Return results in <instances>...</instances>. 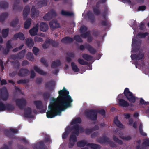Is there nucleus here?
Instances as JSON below:
<instances>
[{"label": "nucleus", "mask_w": 149, "mask_h": 149, "mask_svg": "<svg viewBox=\"0 0 149 149\" xmlns=\"http://www.w3.org/2000/svg\"><path fill=\"white\" fill-rule=\"evenodd\" d=\"M58 93L59 96L56 99H54L56 103L49 105L48 108L50 110L46 113L48 118H52L60 115L62 111L71 106L73 100L69 95V92L65 87L59 91Z\"/></svg>", "instance_id": "f257e3e1"}, {"label": "nucleus", "mask_w": 149, "mask_h": 149, "mask_svg": "<svg viewBox=\"0 0 149 149\" xmlns=\"http://www.w3.org/2000/svg\"><path fill=\"white\" fill-rule=\"evenodd\" d=\"M84 115L87 118L92 121H96L97 118L96 109H92L86 111Z\"/></svg>", "instance_id": "f03ea898"}, {"label": "nucleus", "mask_w": 149, "mask_h": 149, "mask_svg": "<svg viewBox=\"0 0 149 149\" xmlns=\"http://www.w3.org/2000/svg\"><path fill=\"white\" fill-rule=\"evenodd\" d=\"M123 93L127 100L131 103H134L136 100V97L132 92L130 91L128 88L124 90Z\"/></svg>", "instance_id": "7ed1b4c3"}, {"label": "nucleus", "mask_w": 149, "mask_h": 149, "mask_svg": "<svg viewBox=\"0 0 149 149\" xmlns=\"http://www.w3.org/2000/svg\"><path fill=\"white\" fill-rule=\"evenodd\" d=\"M98 141L101 144L107 142L110 146L112 147H115L116 146L115 143L111 141L110 139L105 136H103L102 137L98 139Z\"/></svg>", "instance_id": "20e7f679"}, {"label": "nucleus", "mask_w": 149, "mask_h": 149, "mask_svg": "<svg viewBox=\"0 0 149 149\" xmlns=\"http://www.w3.org/2000/svg\"><path fill=\"white\" fill-rule=\"evenodd\" d=\"M85 48L91 54H94L96 52V49L88 43L85 44L84 46V45H81L79 46V49L83 51Z\"/></svg>", "instance_id": "39448f33"}, {"label": "nucleus", "mask_w": 149, "mask_h": 149, "mask_svg": "<svg viewBox=\"0 0 149 149\" xmlns=\"http://www.w3.org/2000/svg\"><path fill=\"white\" fill-rule=\"evenodd\" d=\"M18 130L17 129L10 128L9 130H4V134L7 137L11 138H15V136L14 134L18 132Z\"/></svg>", "instance_id": "423d86ee"}, {"label": "nucleus", "mask_w": 149, "mask_h": 149, "mask_svg": "<svg viewBox=\"0 0 149 149\" xmlns=\"http://www.w3.org/2000/svg\"><path fill=\"white\" fill-rule=\"evenodd\" d=\"M141 41L140 40H137L136 39H132V52L135 53L138 50L141 45Z\"/></svg>", "instance_id": "0eeeda50"}, {"label": "nucleus", "mask_w": 149, "mask_h": 149, "mask_svg": "<svg viewBox=\"0 0 149 149\" xmlns=\"http://www.w3.org/2000/svg\"><path fill=\"white\" fill-rule=\"evenodd\" d=\"M15 102L17 106L21 109H24L26 104V100L23 98L16 99Z\"/></svg>", "instance_id": "6e6552de"}, {"label": "nucleus", "mask_w": 149, "mask_h": 149, "mask_svg": "<svg viewBox=\"0 0 149 149\" xmlns=\"http://www.w3.org/2000/svg\"><path fill=\"white\" fill-rule=\"evenodd\" d=\"M32 147L33 149H47L43 141H40L36 144H32Z\"/></svg>", "instance_id": "1a4fd4ad"}, {"label": "nucleus", "mask_w": 149, "mask_h": 149, "mask_svg": "<svg viewBox=\"0 0 149 149\" xmlns=\"http://www.w3.org/2000/svg\"><path fill=\"white\" fill-rule=\"evenodd\" d=\"M25 53L26 50L25 49L23 50L17 54L12 55L11 58L13 60L21 59L24 58Z\"/></svg>", "instance_id": "9d476101"}, {"label": "nucleus", "mask_w": 149, "mask_h": 149, "mask_svg": "<svg viewBox=\"0 0 149 149\" xmlns=\"http://www.w3.org/2000/svg\"><path fill=\"white\" fill-rule=\"evenodd\" d=\"M56 19H53L49 23L50 29L52 30H54L60 27V24L58 22Z\"/></svg>", "instance_id": "9b49d317"}, {"label": "nucleus", "mask_w": 149, "mask_h": 149, "mask_svg": "<svg viewBox=\"0 0 149 149\" xmlns=\"http://www.w3.org/2000/svg\"><path fill=\"white\" fill-rule=\"evenodd\" d=\"M75 134H71L69 138L70 142L68 144V146L69 148H71L74 146L75 143L77 141V138Z\"/></svg>", "instance_id": "f8f14e48"}, {"label": "nucleus", "mask_w": 149, "mask_h": 149, "mask_svg": "<svg viewBox=\"0 0 149 149\" xmlns=\"http://www.w3.org/2000/svg\"><path fill=\"white\" fill-rule=\"evenodd\" d=\"M8 92L6 88L3 89L1 90L0 97L3 100L6 101L8 97Z\"/></svg>", "instance_id": "ddd939ff"}, {"label": "nucleus", "mask_w": 149, "mask_h": 149, "mask_svg": "<svg viewBox=\"0 0 149 149\" xmlns=\"http://www.w3.org/2000/svg\"><path fill=\"white\" fill-rule=\"evenodd\" d=\"M30 71L26 68H21L18 73V75L21 77H26L30 74Z\"/></svg>", "instance_id": "4468645a"}, {"label": "nucleus", "mask_w": 149, "mask_h": 149, "mask_svg": "<svg viewBox=\"0 0 149 149\" xmlns=\"http://www.w3.org/2000/svg\"><path fill=\"white\" fill-rule=\"evenodd\" d=\"M80 126L79 124L74 125L71 127H70V129L71 130V132L72 130V133L75 134L76 136H78L79 134Z\"/></svg>", "instance_id": "2eb2a0df"}, {"label": "nucleus", "mask_w": 149, "mask_h": 149, "mask_svg": "<svg viewBox=\"0 0 149 149\" xmlns=\"http://www.w3.org/2000/svg\"><path fill=\"white\" fill-rule=\"evenodd\" d=\"M118 103L119 106L123 107H126L129 106H132V105L131 104H130L127 101L123 99H119Z\"/></svg>", "instance_id": "dca6fc26"}, {"label": "nucleus", "mask_w": 149, "mask_h": 149, "mask_svg": "<svg viewBox=\"0 0 149 149\" xmlns=\"http://www.w3.org/2000/svg\"><path fill=\"white\" fill-rule=\"evenodd\" d=\"M80 36L82 38H87V42L88 43H91L92 42L93 40V38L91 36L90 31L84 33L83 34L80 35Z\"/></svg>", "instance_id": "f3484780"}, {"label": "nucleus", "mask_w": 149, "mask_h": 149, "mask_svg": "<svg viewBox=\"0 0 149 149\" xmlns=\"http://www.w3.org/2000/svg\"><path fill=\"white\" fill-rule=\"evenodd\" d=\"M144 57V54L140 52L139 54H132L131 56V57L132 60H141Z\"/></svg>", "instance_id": "a211bd4d"}, {"label": "nucleus", "mask_w": 149, "mask_h": 149, "mask_svg": "<svg viewBox=\"0 0 149 149\" xmlns=\"http://www.w3.org/2000/svg\"><path fill=\"white\" fill-rule=\"evenodd\" d=\"M54 83L53 81H50L45 83V87L51 91L54 90Z\"/></svg>", "instance_id": "6ab92c4d"}, {"label": "nucleus", "mask_w": 149, "mask_h": 149, "mask_svg": "<svg viewBox=\"0 0 149 149\" xmlns=\"http://www.w3.org/2000/svg\"><path fill=\"white\" fill-rule=\"evenodd\" d=\"M39 27V25L36 24L35 26L33 27L29 31V33L31 36H35L37 34Z\"/></svg>", "instance_id": "aec40b11"}, {"label": "nucleus", "mask_w": 149, "mask_h": 149, "mask_svg": "<svg viewBox=\"0 0 149 149\" xmlns=\"http://www.w3.org/2000/svg\"><path fill=\"white\" fill-rule=\"evenodd\" d=\"M32 110L30 107H28L24 109V115L26 118H31L33 117L31 115Z\"/></svg>", "instance_id": "412c9836"}, {"label": "nucleus", "mask_w": 149, "mask_h": 149, "mask_svg": "<svg viewBox=\"0 0 149 149\" xmlns=\"http://www.w3.org/2000/svg\"><path fill=\"white\" fill-rule=\"evenodd\" d=\"M33 103L38 109L41 110L43 109V105L42 102L40 100L35 101Z\"/></svg>", "instance_id": "4be33fe9"}, {"label": "nucleus", "mask_w": 149, "mask_h": 149, "mask_svg": "<svg viewBox=\"0 0 149 149\" xmlns=\"http://www.w3.org/2000/svg\"><path fill=\"white\" fill-rule=\"evenodd\" d=\"M40 30L43 32L47 31L48 29V26L47 24L44 22H42L40 25Z\"/></svg>", "instance_id": "5701e85b"}, {"label": "nucleus", "mask_w": 149, "mask_h": 149, "mask_svg": "<svg viewBox=\"0 0 149 149\" xmlns=\"http://www.w3.org/2000/svg\"><path fill=\"white\" fill-rule=\"evenodd\" d=\"M13 37L15 39L19 38L22 40H23L25 39V37L24 34L20 32H19L15 34L14 35Z\"/></svg>", "instance_id": "b1692460"}, {"label": "nucleus", "mask_w": 149, "mask_h": 149, "mask_svg": "<svg viewBox=\"0 0 149 149\" xmlns=\"http://www.w3.org/2000/svg\"><path fill=\"white\" fill-rule=\"evenodd\" d=\"M114 123L118 127L122 128H124V125L118 120V118L117 116H116L114 118Z\"/></svg>", "instance_id": "393cba45"}, {"label": "nucleus", "mask_w": 149, "mask_h": 149, "mask_svg": "<svg viewBox=\"0 0 149 149\" xmlns=\"http://www.w3.org/2000/svg\"><path fill=\"white\" fill-rule=\"evenodd\" d=\"M26 44L30 48H31L34 45V43L31 38H29L26 40Z\"/></svg>", "instance_id": "a878e982"}, {"label": "nucleus", "mask_w": 149, "mask_h": 149, "mask_svg": "<svg viewBox=\"0 0 149 149\" xmlns=\"http://www.w3.org/2000/svg\"><path fill=\"white\" fill-rule=\"evenodd\" d=\"M70 132L71 130L70 129V127H67L65 129L64 132L62 134V138L64 139H66Z\"/></svg>", "instance_id": "bb28decb"}, {"label": "nucleus", "mask_w": 149, "mask_h": 149, "mask_svg": "<svg viewBox=\"0 0 149 149\" xmlns=\"http://www.w3.org/2000/svg\"><path fill=\"white\" fill-rule=\"evenodd\" d=\"M73 39L72 38L68 37H65L62 39L61 42L63 43H69L72 42Z\"/></svg>", "instance_id": "cd10ccee"}, {"label": "nucleus", "mask_w": 149, "mask_h": 149, "mask_svg": "<svg viewBox=\"0 0 149 149\" xmlns=\"http://www.w3.org/2000/svg\"><path fill=\"white\" fill-rule=\"evenodd\" d=\"M86 146L90 147L92 149H100L101 148L100 145L93 143H88Z\"/></svg>", "instance_id": "c85d7f7f"}, {"label": "nucleus", "mask_w": 149, "mask_h": 149, "mask_svg": "<svg viewBox=\"0 0 149 149\" xmlns=\"http://www.w3.org/2000/svg\"><path fill=\"white\" fill-rule=\"evenodd\" d=\"M57 15L56 12L54 10H51L50 12L48 13L44 17V19L50 17H53Z\"/></svg>", "instance_id": "c756f323"}, {"label": "nucleus", "mask_w": 149, "mask_h": 149, "mask_svg": "<svg viewBox=\"0 0 149 149\" xmlns=\"http://www.w3.org/2000/svg\"><path fill=\"white\" fill-rule=\"evenodd\" d=\"M67 57L66 58L67 62L69 63L72 60L70 58H74L75 57L74 54L72 52H68L67 54Z\"/></svg>", "instance_id": "7c9ffc66"}, {"label": "nucleus", "mask_w": 149, "mask_h": 149, "mask_svg": "<svg viewBox=\"0 0 149 149\" xmlns=\"http://www.w3.org/2000/svg\"><path fill=\"white\" fill-rule=\"evenodd\" d=\"M11 41H8L6 43V49L4 50V52L6 54H7L9 52L10 49L13 48V47L11 45Z\"/></svg>", "instance_id": "2f4dec72"}, {"label": "nucleus", "mask_w": 149, "mask_h": 149, "mask_svg": "<svg viewBox=\"0 0 149 149\" xmlns=\"http://www.w3.org/2000/svg\"><path fill=\"white\" fill-rule=\"evenodd\" d=\"M61 64L60 61L59 60H56L53 61L51 64L52 68H55L60 66Z\"/></svg>", "instance_id": "473e14b6"}, {"label": "nucleus", "mask_w": 149, "mask_h": 149, "mask_svg": "<svg viewBox=\"0 0 149 149\" xmlns=\"http://www.w3.org/2000/svg\"><path fill=\"white\" fill-rule=\"evenodd\" d=\"M31 16L32 18H37L38 15L39 13L38 11H36L34 6L32 7L31 9Z\"/></svg>", "instance_id": "72a5a7b5"}, {"label": "nucleus", "mask_w": 149, "mask_h": 149, "mask_svg": "<svg viewBox=\"0 0 149 149\" xmlns=\"http://www.w3.org/2000/svg\"><path fill=\"white\" fill-rule=\"evenodd\" d=\"M87 141L84 140H82L78 141L77 143V146L78 147H82L85 146L86 145V146L87 143Z\"/></svg>", "instance_id": "f704fd0d"}, {"label": "nucleus", "mask_w": 149, "mask_h": 149, "mask_svg": "<svg viewBox=\"0 0 149 149\" xmlns=\"http://www.w3.org/2000/svg\"><path fill=\"white\" fill-rule=\"evenodd\" d=\"M82 57L85 60L87 61H91L93 58L92 56L86 54H83Z\"/></svg>", "instance_id": "c9c22d12"}, {"label": "nucleus", "mask_w": 149, "mask_h": 149, "mask_svg": "<svg viewBox=\"0 0 149 149\" xmlns=\"http://www.w3.org/2000/svg\"><path fill=\"white\" fill-rule=\"evenodd\" d=\"M43 96L44 100L47 101L50 97L51 94L48 92H45L43 94Z\"/></svg>", "instance_id": "e433bc0d"}, {"label": "nucleus", "mask_w": 149, "mask_h": 149, "mask_svg": "<svg viewBox=\"0 0 149 149\" xmlns=\"http://www.w3.org/2000/svg\"><path fill=\"white\" fill-rule=\"evenodd\" d=\"M81 122V120L79 117L73 120L71 122V124L72 125L78 124H80Z\"/></svg>", "instance_id": "4c0bfd02"}, {"label": "nucleus", "mask_w": 149, "mask_h": 149, "mask_svg": "<svg viewBox=\"0 0 149 149\" xmlns=\"http://www.w3.org/2000/svg\"><path fill=\"white\" fill-rule=\"evenodd\" d=\"M30 9L28 6L25 7L23 12V16L24 17H27L30 12Z\"/></svg>", "instance_id": "58836bf2"}, {"label": "nucleus", "mask_w": 149, "mask_h": 149, "mask_svg": "<svg viewBox=\"0 0 149 149\" xmlns=\"http://www.w3.org/2000/svg\"><path fill=\"white\" fill-rule=\"evenodd\" d=\"M9 31L8 28L3 29L2 31V34L3 37L4 38H6L7 37Z\"/></svg>", "instance_id": "ea45409f"}, {"label": "nucleus", "mask_w": 149, "mask_h": 149, "mask_svg": "<svg viewBox=\"0 0 149 149\" xmlns=\"http://www.w3.org/2000/svg\"><path fill=\"white\" fill-rule=\"evenodd\" d=\"M15 109L14 106L11 104H6V110L8 111H12Z\"/></svg>", "instance_id": "a19ab883"}, {"label": "nucleus", "mask_w": 149, "mask_h": 149, "mask_svg": "<svg viewBox=\"0 0 149 149\" xmlns=\"http://www.w3.org/2000/svg\"><path fill=\"white\" fill-rule=\"evenodd\" d=\"M34 69L36 72L40 74L44 75L46 74L45 72H44L42 70H40L37 66H35L34 67Z\"/></svg>", "instance_id": "79ce46f5"}, {"label": "nucleus", "mask_w": 149, "mask_h": 149, "mask_svg": "<svg viewBox=\"0 0 149 149\" xmlns=\"http://www.w3.org/2000/svg\"><path fill=\"white\" fill-rule=\"evenodd\" d=\"M31 19H27V20L24 23V28L25 29H28L30 26L31 24Z\"/></svg>", "instance_id": "37998d69"}, {"label": "nucleus", "mask_w": 149, "mask_h": 149, "mask_svg": "<svg viewBox=\"0 0 149 149\" xmlns=\"http://www.w3.org/2000/svg\"><path fill=\"white\" fill-rule=\"evenodd\" d=\"M71 65L72 70L75 72H78L79 69L77 65L75 64L74 63L72 62L71 63Z\"/></svg>", "instance_id": "c03bdc74"}, {"label": "nucleus", "mask_w": 149, "mask_h": 149, "mask_svg": "<svg viewBox=\"0 0 149 149\" xmlns=\"http://www.w3.org/2000/svg\"><path fill=\"white\" fill-rule=\"evenodd\" d=\"M148 34L149 33L148 32H146L144 33L139 32L137 34V36L140 38H144L146 36H148Z\"/></svg>", "instance_id": "a18cd8bd"}, {"label": "nucleus", "mask_w": 149, "mask_h": 149, "mask_svg": "<svg viewBox=\"0 0 149 149\" xmlns=\"http://www.w3.org/2000/svg\"><path fill=\"white\" fill-rule=\"evenodd\" d=\"M49 39V44L51 45L54 47H57L59 44L58 42L57 41L54 40L52 39Z\"/></svg>", "instance_id": "49530a36"}, {"label": "nucleus", "mask_w": 149, "mask_h": 149, "mask_svg": "<svg viewBox=\"0 0 149 149\" xmlns=\"http://www.w3.org/2000/svg\"><path fill=\"white\" fill-rule=\"evenodd\" d=\"M61 14L65 16H72L74 15L72 12H70L63 10L61 11Z\"/></svg>", "instance_id": "de8ad7c7"}, {"label": "nucleus", "mask_w": 149, "mask_h": 149, "mask_svg": "<svg viewBox=\"0 0 149 149\" xmlns=\"http://www.w3.org/2000/svg\"><path fill=\"white\" fill-rule=\"evenodd\" d=\"M26 58L28 60L33 61L34 60V57L32 53L30 52H29L26 55Z\"/></svg>", "instance_id": "09e8293b"}, {"label": "nucleus", "mask_w": 149, "mask_h": 149, "mask_svg": "<svg viewBox=\"0 0 149 149\" xmlns=\"http://www.w3.org/2000/svg\"><path fill=\"white\" fill-rule=\"evenodd\" d=\"M88 29L87 28L84 26H82L79 29V31L81 33V34H83L84 33H85L87 32V30Z\"/></svg>", "instance_id": "8fccbe9b"}, {"label": "nucleus", "mask_w": 149, "mask_h": 149, "mask_svg": "<svg viewBox=\"0 0 149 149\" xmlns=\"http://www.w3.org/2000/svg\"><path fill=\"white\" fill-rule=\"evenodd\" d=\"M80 37H81L80 35V36L79 35H75L74 36V39L78 42L82 43L83 41L82 39L80 38Z\"/></svg>", "instance_id": "3c124183"}, {"label": "nucleus", "mask_w": 149, "mask_h": 149, "mask_svg": "<svg viewBox=\"0 0 149 149\" xmlns=\"http://www.w3.org/2000/svg\"><path fill=\"white\" fill-rule=\"evenodd\" d=\"M113 139L114 141L116 142L119 145H122L123 144V142L122 140H119L116 136L114 135L113 136Z\"/></svg>", "instance_id": "603ef678"}, {"label": "nucleus", "mask_w": 149, "mask_h": 149, "mask_svg": "<svg viewBox=\"0 0 149 149\" xmlns=\"http://www.w3.org/2000/svg\"><path fill=\"white\" fill-rule=\"evenodd\" d=\"M29 82V80L27 79H20L17 81V83L18 84H25L28 83Z\"/></svg>", "instance_id": "864d4df0"}, {"label": "nucleus", "mask_w": 149, "mask_h": 149, "mask_svg": "<svg viewBox=\"0 0 149 149\" xmlns=\"http://www.w3.org/2000/svg\"><path fill=\"white\" fill-rule=\"evenodd\" d=\"M49 39L46 40L45 42L43 43L42 45V47L44 49H46L47 48L49 47Z\"/></svg>", "instance_id": "5fc2aeb1"}, {"label": "nucleus", "mask_w": 149, "mask_h": 149, "mask_svg": "<svg viewBox=\"0 0 149 149\" xmlns=\"http://www.w3.org/2000/svg\"><path fill=\"white\" fill-rule=\"evenodd\" d=\"M77 61L78 63L81 65H85L88 64V62L87 61H85L83 59L79 58L78 59Z\"/></svg>", "instance_id": "6e6d98bb"}, {"label": "nucleus", "mask_w": 149, "mask_h": 149, "mask_svg": "<svg viewBox=\"0 0 149 149\" xmlns=\"http://www.w3.org/2000/svg\"><path fill=\"white\" fill-rule=\"evenodd\" d=\"M6 110V104L2 102H0V111H3Z\"/></svg>", "instance_id": "4d7b16f0"}, {"label": "nucleus", "mask_w": 149, "mask_h": 149, "mask_svg": "<svg viewBox=\"0 0 149 149\" xmlns=\"http://www.w3.org/2000/svg\"><path fill=\"white\" fill-rule=\"evenodd\" d=\"M15 20L13 21L10 24L11 26L15 27L18 23V19H15Z\"/></svg>", "instance_id": "13d9d810"}, {"label": "nucleus", "mask_w": 149, "mask_h": 149, "mask_svg": "<svg viewBox=\"0 0 149 149\" xmlns=\"http://www.w3.org/2000/svg\"><path fill=\"white\" fill-rule=\"evenodd\" d=\"M8 4L7 2H2L0 3V7L3 8H6L8 7Z\"/></svg>", "instance_id": "bf43d9fd"}, {"label": "nucleus", "mask_w": 149, "mask_h": 149, "mask_svg": "<svg viewBox=\"0 0 149 149\" xmlns=\"http://www.w3.org/2000/svg\"><path fill=\"white\" fill-rule=\"evenodd\" d=\"M40 62L45 66L47 67L48 66V63L45 58L42 57L40 59Z\"/></svg>", "instance_id": "052dcab7"}, {"label": "nucleus", "mask_w": 149, "mask_h": 149, "mask_svg": "<svg viewBox=\"0 0 149 149\" xmlns=\"http://www.w3.org/2000/svg\"><path fill=\"white\" fill-rule=\"evenodd\" d=\"M97 115L98 113L100 114L102 116H105V111L104 109L97 110Z\"/></svg>", "instance_id": "680f3d73"}, {"label": "nucleus", "mask_w": 149, "mask_h": 149, "mask_svg": "<svg viewBox=\"0 0 149 149\" xmlns=\"http://www.w3.org/2000/svg\"><path fill=\"white\" fill-rule=\"evenodd\" d=\"M34 40V41L35 42H41L43 40L42 38L37 36L35 37Z\"/></svg>", "instance_id": "e2e57ef3"}, {"label": "nucleus", "mask_w": 149, "mask_h": 149, "mask_svg": "<svg viewBox=\"0 0 149 149\" xmlns=\"http://www.w3.org/2000/svg\"><path fill=\"white\" fill-rule=\"evenodd\" d=\"M33 52L35 55H36L39 52V50L38 48L36 47H33Z\"/></svg>", "instance_id": "0e129e2a"}, {"label": "nucleus", "mask_w": 149, "mask_h": 149, "mask_svg": "<svg viewBox=\"0 0 149 149\" xmlns=\"http://www.w3.org/2000/svg\"><path fill=\"white\" fill-rule=\"evenodd\" d=\"M8 14L7 13H2L1 16L0 17L1 18H5L8 17Z\"/></svg>", "instance_id": "69168bd1"}, {"label": "nucleus", "mask_w": 149, "mask_h": 149, "mask_svg": "<svg viewBox=\"0 0 149 149\" xmlns=\"http://www.w3.org/2000/svg\"><path fill=\"white\" fill-rule=\"evenodd\" d=\"M36 73L33 70H31L30 78L31 79H33L36 76Z\"/></svg>", "instance_id": "338daca9"}, {"label": "nucleus", "mask_w": 149, "mask_h": 149, "mask_svg": "<svg viewBox=\"0 0 149 149\" xmlns=\"http://www.w3.org/2000/svg\"><path fill=\"white\" fill-rule=\"evenodd\" d=\"M43 81L42 79L41 78H38L36 79V83L37 84H41Z\"/></svg>", "instance_id": "774afa93"}]
</instances>
